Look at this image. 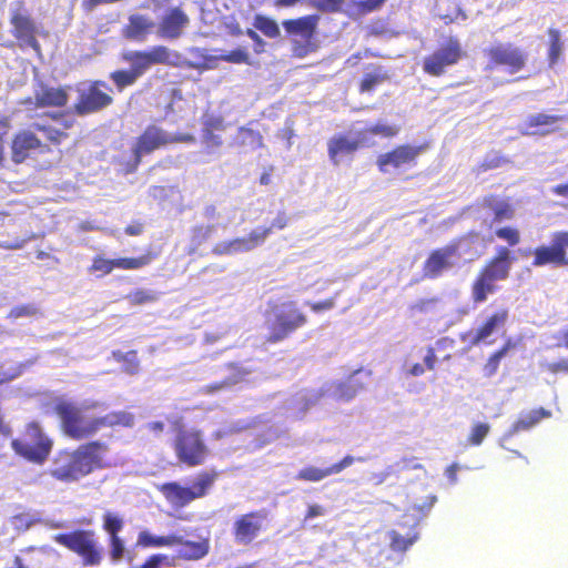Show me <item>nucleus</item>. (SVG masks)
<instances>
[{"instance_id": "4468645a", "label": "nucleus", "mask_w": 568, "mask_h": 568, "mask_svg": "<svg viewBox=\"0 0 568 568\" xmlns=\"http://www.w3.org/2000/svg\"><path fill=\"white\" fill-rule=\"evenodd\" d=\"M307 318L293 302L287 303L275 314L274 320L268 323V334L265 337L266 343L276 344L286 339L297 328L304 326Z\"/></svg>"}, {"instance_id": "ea45409f", "label": "nucleus", "mask_w": 568, "mask_h": 568, "mask_svg": "<svg viewBox=\"0 0 568 568\" xmlns=\"http://www.w3.org/2000/svg\"><path fill=\"white\" fill-rule=\"evenodd\" d=\"M221 60L233 64H252L251 58L246 49L236 48L229 52L222 53L219 57H205V68H212V62Z\"/></svg>"}, {"instance_id": "f257e3e1", "label": "nucleus", "mask_w": 568, "mask_h": 568, "mask_svg": "<svg viewBox=\"0 0 568 568\" xmlns=\"http://www.w3.org/2000/svg\"><path fill=\"white\" fill-rule=\"evenodd\" d=\"M108 450V444L100 440L82 444L73 450H60L53 459L49 474L62 483L78 481L97 469L110 466L104 458Z\"/></svg>"}, {"instance_id": "20e7f679", "label": "nucleus", "mask_w": 568, "mask_h": 568, "mask_svg": "<svg viewBox=\"0 0 568 568\" xmlns=\"http://www.w3.org/2000/svg\"><path fill=\"white\" fill-rule=\"evenodd\" d=\"M99 403L89 406H79L73 402L58 399L53 412L60 419V426L64 435L73 440H82L92 437L99 432L98 417H89L87 408H97Z\"/></svg>"}, {"instance_id": "aec40b11", "label": "nucleus", "mask_w": 568, "mask_h": 568, "mask_svg": "<svg viewBox=\"0 0 568 568\" xmlns=\"http://www.w3.org/2000/svg\"><path fill=\"white\" fill-rule=\"evenodd\" d=\"M156 258V253L146 252L140 256L134 257H118V258H105L101 255H97L92 260V264L89 267L91 273L99 272L101 275H108L113 270H140L148 266L153 260Z\"/></svg>"}, {"instance_id": "6e6d98bb", "label": "nucleus", "mask_w": 568, "mask_h": 568, "mask_svg": "<svg viewBox=\"0 0 568 568\" xmlns=\"http://www.w3.org/2000/svg\"><path fill=\"white\" fill-rule=\"evenodd\" d=\"M386 0H357L353 1V6L359 14H367L378 10L384 6Z\"/></svg>"}, {"instance_id": "f704fd0d", "label": "nucleus", "mask_w": 568, "mask_h": 568, "mask_svg": "<svg viewBox=\"0 0 568 568\" xmlns=\"http://www.w3.org/2000/svg\"><path fill=\"white\" fill-rule=\"evenodd\" d=\"M359 148V142L354 139H349L344 134H337L333 136L327 144V152L331 161L334 164H338V158L347 154H352Z\"/></svg>"}, {"instance_id": "c756f323", "label": "nucleus", "mask_w": 568, "mask_h": 568, "mask_svg": "<svg viewBox=\"0 0 568 568\" xmlns=\"http://www.w3.org/2000/svg\"><path fill=\"white\" fill-rule=\"evenodd\" d=\"M175 539L180 542H174L173 546H180L176 558L185 561H196L210 552V539L201 537L199 540H186L182 536L175 535Z\"/></svg>"}, {"instance_id": "49530a36", "label": "nucleus", "mask_w": 568, "mask_h": 568, "mask_svg": "<svg viewBox=\"0 0 568 568\" xmlns=\"http://www.w3.org/2000/svg\"><path fill=\"white\" fill-rule=\"evenodd\" d=\"M125 300L131 306H141L156 302L159 300V293L151 290L138 288L128 293Z\"/></svg>"}, {"instance_id": "393cba45", "label": "nucleus", "mask_w": 568, "mask_h": 568, "mask_svg": "<svg viewBox=\"0 0 568 568\" xmlns=\"http://www.w3.org/2000/svg\"><path fill=\"white\" fill-rule=\"evenodd\" d=\"M365 462L364 457H353L351 455H346L337 463L331 465L326 468H318L315 466H306L297 471L295 475V479L302 481L317 483L323 480L324 478L342 473L345 468L352 466L355 462Z\"/></svg>"}, {"instance_id": "052dcab7", "label": "nucleus", "mask_w": 568, "mask_h": 568, "mask_svg": "<svg viewBox=\"0 0 568 568\" xmlns=\"http://www.w3.org/2000/svg\"><path fill=\"white\" fill-rule=\"evenodd\" d=\"M436 501H437L436 495L430 494V495L426 496L422 503L414 504L412 506V510L422 516H425L433 508V506L435 505Z\"/></svg>"}, {"instance_id": "0e129e2a", "label": "nucleus", "mask_w": 568, "mask_h": 568, "mask_svg": "<svg viewBox=\"0 0 568 568\" xmlns=\"http://www.w3.org/2000/svg\"><path fill=\"white\" fill-rule=\"evenodd\" d=\"M245 34L253 41L254 43V52L256 54H261L265 51L266 42L260 37V34L253 29H246Z\"/></svg>"}, {"instance_id": "412c9836", "label": "nucleus", "mask_w": 568, "mask_h": 568, "mask_svg": "<svg viewBox=\"0 0 568 568\" xmlns=\"http://www.w3.org/2000/svg\"><path fill=\"white\" fill-rule=\"evenodd\" d=\"M69 102V93L63 87H51L40 83L33 91L32 98H27L23 101L26 105H32V109H47V108H64Z\"/></svg>"}, {"instance_id": "cd10ccee", "label": "nucleus", "mask_w": 568, "mask_h": 568, "mask_svg": "<svg viewBox=\"0 0 568 568\" xmlns=\"http://www.w3.org/2000/svg\"><path fill=\"white\" fill-rule=\"evenodd\" d=\"M509 317V312L507 308H498L490 315H488L481 324L476 328L474 336L471 338L473 345H478L485 342L489 336H491L495 332L505 327Z\"/></svg>"}, {"instance_id": "864d4df0", "label": "nucleus", "mask_w": 568, "mask_h": 568, "mask_svg": "<svg viewBox=\"0 0 568 568\" xmlns=\"http://www.w3.org/2000/svg\"><path fill=\"white\" fill-rule=\"evenodd\" d=\"M495 235L505 241L509 246H516L520 243L521 236L517 227L504 226L495 231Z\"/></svg>"}, {"instance_id": "9b49d317", "label": "nucleus", "mask_w": 568, "mask_h": 568, "mask_svg": "<svg viewBox=\"0 0 568 568\" xmlns=\"http://www.w3.org/2000/svg\"><path fill=\"white\" fill-rule=\"evenodd\" d=\"M465 55L458 38L449 37L436 50L423 59V72L429 77L439 78L446 70L457 64Z\"/></svg>"}, {"instance_id": "b1692460", "label": "nucleus", "mask_w": 568, "mask_h": 568, "mask_svg": "<svg viewBox=\"0 0 568 568\" xmlns=\"http://www.w3.org/2000/svg\"><path fill=\"white\" fill-rule=\"evenodd\" d=\"M190 23L187 14L180 7L169 9L156 27V33L162 39H178Z\"/></svg>"}, {"instance_id": "e2e57ef3", "label": "nucleus", "mask_w": 568, "mask_h": 568, "mask_svg": "<svg viewBox=\"0 0 568 568\" xmlns=\"http://www.w3.org/2000/svg\"><path fill=\"white\" fill-rule=\"evenodd\" d=\"M504 163L505 160L501 156L487 158L476 166V172L484 173L486 171L497 169Z\"/></svg>"}, {"instance_id": "3c124183", "label": "nucleus", "mask_w": 568, "mask_h": 568, "mask_svg": "<svg viewBox=\"0 0 568 568\" xmlns=\"http://www.w3.org/2000/svg\"><path fill=\"white\" fill-rule=\"evenodd\" d=\"M175 558L165 554H153L149 556L140 568H163L174 567Z\"/></svg>"}, {"instance_id": "5fc2aeb1", "label": "nucleus", "mask_w": 568, "mask_h": 568, "mask_svg": "<svg viewBox=\"0 0 568 568\" xmlns=\"http://www.w3.org/2000/svg\"><path fill=\"white\" fill-rule=\"evenodd\" d=\"M365 132L371 135H381L383 138H393L398 134L399 128L397 125L376 123L365 129Z\"/></svg>"}, {"instance_id": "f3484780", "label": "nucleus", "mask_w": 568, "mask_h": 568, "mask_svg": "<svg viewBox=\"0 0 568 568\" xmlns=\"http://www.w3.org/2000/svg\"><path fill=\"white\" fill-rule=\"evenodd\" d=\"M11 33L17 39L21 48L29 47L40 51V43L37 40V26L34 20L28 13L24 2L19 0L16 8L10 13Z\"/></svg>"}, {"instance_id": "5701e85b", "label": "nucleus", "mask_w": 568, "mask_h": 568, "mask_svg": "<svg viewBox=\"0 0 568 568\" xmlns=\"http://www.w3.org/2000/svg\"><path fill=\"white\" fill-rule=\"evenodd\" d=\"M123 526L124 521L120 516L109 511L103 515L102 528L108 534L109 557L112 562L121 561L125 554L124 540L120 536Z\"/></svg>"}, {"instance_id": "bf43d9fd", "label": "nucleus", "mask_w": 568, "mask_h": 568, "mask_svg": "<svg viewBox=\"0 0 568 568\" xmlns=\"http://www.w3.org/2000/svg\"><path fill=\"white\" fill-rule=\"evenodd\" d=\"M503 359L501 356H499L496 352L490 354V356L487 358L486 363L483 366V374L485 377H493L498 368L500 361Z\"/></svg>"}, {"instance_id": "9d476101", "label": "nucleus", "mask_w": 568, "mask_h": 568, "mask_svg": "<svg viewBox=\"0 0 568 568\" xmlns=\"http://www.w3.org/2000/svg\"><path fill=\"white\" fill-rule=\"evenodd\" d=\"M113 102L112 88L102 80H93L87 87L78 90L72 112L78 116H85L103 111Z\"/></svg>"}, {"instance_id": "39448f33", "label": "nucleus", "mask_w": 568, "mask_h": 568, "mask_svg": "<svg viewBox=\"0 0 568 568\" xmlns=\"http://www.w3.org/2000/svg\"><path fill=\"white\" fill-rule=\"evenodd\" d=\"M11 448L24 460L43 465L52 452L53 440L42 430L39 423L30 422L20 436L12 439Z\"/></svg>"}, {"instance_id": "c03bdc74", "label": "nucleus", "mask_w": 568, "mask_h": 568, "mask_svg": "<svg viewBox=\"0 0 568 568\" xmlns=\"http://www.w3.org/2000/svg\"><path fill=\"white\" fill-rule=\"evenodd\" d=\"M253 26L270 39H276L281 36L277 22L270 17L256 14L254 17Z\"/></svg>"}, {"instance_id": "774afa93", "label": "nucleus", "mask_w": 568, "mask_h": 568, "mask_svg": "<svg viewBox=\"0 0 568 568\" xmlns=\"http://www.w3.org/2000/svg\"><path fill=\"white\" fill-rule=\"evenodd\" d=\"M144 225L142 222L135 221L124 229V233L129 236H138L143 233Z\"/></svg>"}, {"instance_id": "bb28decb", "label": "nucleus", "mask_w": 568, "mask_h": 568, "mask_svg": "<svg viewBox=\"0 0 568 568\" xmlns=\"http://www.w3.org/2000/svg\"><path fill=\"white\" fill-rule=\"evenodd\" d=\"M227 128L224 118L220 114H206L202 121V143L210 152L223 146V136Z\"/></svg>"}, {"instance_id": "e433bc0d", "label": "nucleus", "mask_w": 568, "mask_h": 568, "mask_svg": "<svg viewBox=\"0 0 568 568\" xmlns=\"http://www.w3.org/2000/svg\"><path fill=\"white\" fill-rule=\"evenodd\" d=\"M174 542H180L175 539V534L155 536L148 530L140 531L136 539V545L142 548L173 547Z\"/></svg>"}, {"instance_id": "2eb2a0df", "label": "nucleus", "mask_w": 568, "mask_h": 568, "mask_svg": "<svg viewBox=\"0 0 568 568\" xmlns=\"http://www.w3.org/2000/svg\"><path fill=\"white\" fill-rule=\"evenodd\" d=\"M532 266H568V231L551 234L549 245H539L532 251Z\"/></svg>"}, {"instance_id": "a878e982", "label": "nucleus", "mask_w": 568, "mask_h": 568, "mask_svg": "<svg viewBox=\"0 0 568 568\" xmlns=\"http://www.w3.org/2000/svg\"><path fill=\"white\" fill-rule=\"evenodd\" d=\"M552 339L555 341V344L554 346L546 347V353L558 347L568 348V326L554 334ZM539 367L541 371L550 374H568V357L555 361L552 355L545 354L539 359Z\"/></svg>"}, {"instance_id": "a19ab883", "label": "nucleus", "mask_w": 568, "mask_h": 568, "mask_svg": "<svg viewBox=\"0 0 568 568\" xmlns=\"http://www.w3.org/2000/svg\"><path fill=\"white\" fill-rule=\"evenodd\" d=\"M548 34V52H547V60L549 67H554L560 59L562 50H564V43L561 41V33L560 30L556 28H549L547 30Z\"/></svg>"}, {"instance_id": "de8ad7c7", "label": "nucleus", "mask_w": 568, "mask_h": 568, "mask_svg": "<svg viewBox=\"0 0 568 568\" xmlns=\"http://www.w3.org/2000/svg\"><path fill=\"white\" fill-rule=\"evenodd\" d=\"M109 78L114 83L118 91H122L128 87L133 85L139 79L136 74L131 70H115L110 73Z\"/></svg>"}, {"instance_id": "72a5a7b5", "label": "nucleus", "mask_w": 568, "mask_h": 568, "mask_svg": "<svg viewBox=\"0 0 568 568\" xmlns=\"http://www.w3.org/2000/svg\"><path fill=\"white\" fill-rule=\"evenodd\" d=\"M481 206L493 214L494 223L509 221L515 216L514 205L509 201L499 199L495 194L484 196L481 200Z\"/></svg>"}, {"instance_id": "79ce46f5", "label": "nucleus", "mask_w": 568, "mask_h": 568, "mask_svg": "<svg viewBox=\"0 0 568 568\" xmlns=\"http://www.w3.org/2000/svg\"><path fill=\"white\" fill-rule=\"evenodd\" d=\"M112 357L115 362L122 364V371L124 373L129 375H136L140 372V361L136 351H113Z\"/></svg>"}, {"instance_id": "423d86ee", "label": "nucleus", "mask_w": 568, "mask_h": 568, "mask_svg": "<svg viewBox=\"0 0 568 568\" xmlns=\"http://www.w3.org/2000/svg\"><path fill=\"white\" fill-rule=\"evenodd\" d=\"M172 448L176 460L190 468L205 464L211 454L203 432L194 427L179 428L173 437Z\"/></svg>"}, {"instance_id": "a211bd4d", "label": "nucleus", "mask_w": 568, "mask_h": 568, "mask_svg": "<svg viewBox=\"0 0 568 568\" xmlns=\"http://www.w3.org/2000/svg\"><path fill=\"white\" fill-rule=\"evenodd\" d=\"M425 150L424 145L399 144L392 150L377 156L376 165L381 173H388L392 170L415 166L417 158Z\"/></svg>"}, {"instance_id": "7c9ffc66", "label": "nucleus", "mask_w": 568, "mask_h": 568, "mask_svg": "<svg viewBox=\"0 0 568 568\" xmlns=\"http://www.w3.org/2000/svg\"><path fill=\"white\" fill-rule=\"evenodd\" d=\"M255 122L256 121H250L246 125L240 126L231 141V145L245 151H254L264 148L262 133L253 129Z\"/></svg>"}, {"instance_id": "8fccbe9b", "label": "nucleus", "mask_w": 568, "mask_h": 568, "mask_svg": "<svg viewBox=\"0 0 568 568\" xmlns=\"http://www.w3.org/2000/svg\"><path fill=\"white\" fill-rule=\"evenodd\" d=\"M490 432V425L487 423L477 422L473 425L469 435L467 436V445L479 446Z\"/></svg>"}, {"instance_id": "1a4fd4ad", "label": "nucleus", "mask_w": 568, "mask_h": 568, "mask_svg": "<svg viewBox=\"0 0 568 568\" xmlns=\"http://www.w3.org/2000/svg\"><path fill=\"white\" fill-rule=\"evenodd\" d=\"M54 541L81 558L85 567L101 565L103 548L93 529H75L70 532L58 534Z\"/></svg>"}, {"instance_id": "338daca9", "label": "nucleus", "mask_w": 568, "mask_h": 568, "mask_svg": "<svg viewBox=\"0 0 568 568\" xmlns=\"http://www.w3.org/2000/svg\"><path fill=\"white\" fill-rule=\"evenodd\" d=\"M308 305H310L311 310L316 313L322 312V311H327L335 306V298L329 297L324 301L308 303Z\"/></svg>"}, {"instance_id": "6e6552de", "label": "nucleus", "mask_w": 568, "mask_h": 568, "mask_svg": "<svg viewBox=\"0 0 568 568\" xmlns=\"http://www.w3.org/2000/svg\"><path fill=\"white\" fill-rule=\"evenodd\" d=\"M321 17L316 13L286 19L282 22L292 44L294 57L304 58L317 49L316 36Z\"/></svg>"}, {"instance_id": "ddd939ff", "label": "nucleus", "mask_w": 568, "mask_h": 568, "mask_svg": "<svg viewBox=\"0 0 568 568\" xmlns=\"http://www.w3.org/2000/svg\"><path fill=\"white\" fill-rule=\"evenodd\" d=\"M463 239H455L448 244L429 252L423 263V276L429 280L440 277L445 272L452 270L460 260V245Z\"/></svg>"}, {"instance_id": "13d9d810", "label": "nucleus", "mask_w": 568, "mask_h": 568, "mask_svg": "<svg viewBox=\"0 0 568 568\" xmlns=\"http://www.w3.org/2000/svg\"><path fill=\"white\" fill-rule=\"evenodd\" d=\"M413 542V538H405L397 531L390 532V548L395 551H405Z\"/></svg>"}, {"instance_id": "0eeeda50", "label": "nucleus", "mask_w": 568, "mask_h": 568, "mask_svg": "<svg viewBox=\"0 0 568 568\" xmlns=\"http://www.w3.org/2000/svg\"><path fill=\"white\" fill-rule=\"evenodd\" d=\"M122 58L125 62L130 63V69L138 78L142 77L155 64H164L174 68H197L195 63L186 61L180 52L173 51L165 45H154L150 50L129 51L125 52Z\"/></svg>"}, {"instance_id": "c85d7f7f", "label": "nucleus", "mask_w": 568, "mask_h": 568, "mask_svg": "<svg viewBox=\"0 0 568 568\" xmlns=\"http://www.w3.org/2000/svg\"><path fill=\"white\" fill-rule=\"evenodd\" d=\"M390 80L389 71L382 64L369 63L357 83L361 94L374 92L379 85Z\"/></svg>"}, {"instance_id": "c9c22d12", "label": "nucleus", "mask_w": 568, "mask_h": 568, "mask_svg": "<svg viewBox=\"0 0 568 568\" xmlns=\"http://www.w3.org/2000/svg\"><path fill=\"white\" fill-rule=\"evenodd\" d=\"M551 413L542 407L532 409L520 417L511 425L510 434L528 430L537 425L541 419L550 417Z\"/></svg>"}, {"instance_id": "680f3d73", "label": "nucleus", "mask_w": 568, "mask_h": 568, "mask_svg": "<svg viewBox=\"0 0 568 568\" xmlns=\"http://www.w3.org/2000/svg\"><path fill=\"white\" fill-rule=\"evenodd\" d=\"M38 314L39 308L34 304L18 305L11 311V316L13 317H31Z\"/></svg>"}, {"instance_id": "6ab92c4d", "label": "nucleus", "mask_w": 568, "mask_h": 568, "mask_svg": "<svg viewBox=\"0 0 568 568\" xmlns=\"http://www.w3.org/2000/svg\"><path fill=\"white\" fill-rule=\"evenodd\" d=\"M265 510H253L235 518L232 535L237 545L248 546L264 531Z\"/></svg>"}, {"instance_id": "58836bf2", "label": "nucleus", "mask_w": 568, "mask_h": 568, "mask_svg": "<svg viewBox=\"0 0 568 568\" xmlns=\"http://www.w3.org/2000/svg\"><path fill=\"white\" fill-rule=\"evenodd\" d=\"M359 372L361 371H356L348 379L336 385L334 395L338 400L348 402L353 399L359 390L365 388V383H359L354 378Z\"/></svg>"}, {"instance_id": "7ed1b4c3", "label": "nucleus", "mask_w": 568, "mask_h": 568, "mask_svg": "<svg viewBox=\"0 0 568 568\" xmlns=\"http://www.w3.org/2000/svg\"><path fill=\"white\" fill-rule=\"evenodd\" d=\"M217 477L219 474L215 470H201L194 476L191 485L184 486L179 481H168L159 485L158 490L169 505L174 509H181L194 500L206 497Z\"/></svg>"}, {"instance_id": "f03ea898", "label": "nucleus", "mask_w": 568, "mask_h": 568, "mask_svg": "<svg viewBox=\"0 0 568 568\" xmlns=\"http://www.w3.org/2000/svg\"><path fill=\"white\" fill-rule=\"evenodd\" d=\"M514 261L515 256L508 247H497L495 255L485 262L470 284V296L474 304H483L489 295L497 293L498 282L509 277Z\"/></svg>"}, {"instance_id": "473e14b6", "label": "nucleus", "mask_w": 568, "mask_h": 568, "mask_svg": "<svg viewBox=\"0 0 568 568\" xmlns=\"http://www.w3.org/2000/svg\"><path fill=\"white\" fill-rule=\"evenodd\" d=\"M154 27L155 23L148 16L131 14L128 24L123 29V34L130 40L144 41Z\"/></svg>"}, {"instance_id": "4c0bfd02", "label": "nucleus", "mask_w": 568, "mask_h": 568, "mask_svg": "<svg viewBox=\"0 0 568 568\" xmlns=\"http://www.w3.org/2000/svg\"><path fill=\"white\" fill-rule=\"evenodd\" d=\"M99 430L105 427H132L134 424L133 414L125 410L110 412L98 417Z\"/></svg>"}, {"instance_id": "603ef678", "label": "nucleus", "mask_w": 568, "mask_h": 568, "mask_svg": "<svg viewBox=\"0 0 568 568\" xmlns=\"http://www.w3.org/2000/svg\"><path fill=\"white\" fill-rule=\"evenodd\" d=\"M272 233V227H260L256 230H253L248 233L247 236H244L246 247L248 251H252L253 248L260 246L264 243L266 237Z\"/></svg>"}, {"instance_id": "dca6fc26", "label": "nucleus", "mask_w": 568, "mask_h": 568, "mask_svg": "<svg viewBox=\"0 0 568 568\" xmlns=\"http://www.w3.org/2000/svg\"><path fill=\"white\" fill-rule=\"evenodd\" d=\"M193 141L194 138L191 134L172 136L161 128L149 125L136 139V143L133 148L135 163H140L142 155L149 154L168 144Z\"/></svg>"}, {"instance_id": "69168bd1", "label": "nucleus", "mask_w": 568, "mask_h": 568, "mask_svg": "<svg viewBox=\"0 0 568 568\" xmlns=\"http://www.w3.org/2000/svg\"><path fill=\"white\" fill-rule=\"evenodd\" d=\"M437 298L436 297H433V298H423V300H419L417 301L416 303L412 304L409 306V310L412 312H416V313H425L428 311V308L436 304L437 303Z\"/></svg>"}, {"instance_id": "37998d69", "label": "nucleus", "mask_w": 568, "mask_h": 568, "mask_svg": "<svg viewBox=\"0 0 568 568\" xmlns=\"http://www.w3.org/2000/svg\"><path fill=\"white\" fill-rule=\"evenodd\" d=\"M31 129L34 132H40L44 135L45 140L52 145H60L63 141H65L69 134L60 129H57L50 124L44 123L43 121L34 122L31 125Z\"/></svg>"}, {"instance_id": "a18cd8bd", "label": "nucleus", "mask_w": 568, "mask_h": 568, "mask_svg": "<svg viewBox=\"0 0 568 568\" xmlns=\"http://www.w3.org/2000/svg\"><path fill=\"white\" fill-rule=\"evenodd\" d=\"M244 247H246L244 237H236L230 241L217 243L213 247L212 252L215 255H232L235 253L248 252V248Z\"/></svg>"}, {"instance_id": "09e8293b", "label": "nucleus", "mask_w": 568, "mask_h": 568, "mask_svg": "<svg viewBox=\"0 0 568 568\" xmlns=\"http://www.w3.org/2000/svg\"><path fill=\"white\" fill-rule=\"evenodd\" d=\"M345 0H308V6L323 13L342 12Z\"/></svg>"}, {"instance_id": "2f4dec72", "label": "nucleus", "mask_w": 568, "mask_h": 568, "mask_svg": "<svg viewBox=\"0 0 568 568\" xmlns=\"http://www.w3.org/2000/svg\"><path fill=\"white\" fill-rule=\"evenodd\" d=\"M564 120V115L536 113L526 119L525 125L531 134L547 135L556 132Z\"/></svg>"}, {"instance_id": "f8f14e48", "label": "nucleus", "mask_w": 568, "mask_h": 568, "mask_svg": "<svg viewBox=\"0 0 568 568\" xmlns=\"http://www.w3.org/2000/svg\"><path fill=\"white\" fill-rule=\"evenodd\" d=\"M484 54L487 58V70L504 68L510 74L524 70L528 60V54L510 42L496 43L485 49Z\"/></svg>"}, {"instance_id": "4be33fe9", "label": "nucleus", "mask_w": 568, "mask_h": 568, "mask_svg": "<svg viewBox=\"0 0 568 568\" xmlns=\"http://www.w3.org/2000/svg\"><path fill=\"white\" fill-rule=\"evenodd\" d=\"M45 144L32 129L18 131L11 139V161L14 164L23 163L33 151L43 150Z\"/></svg>"}, {"instance_id": "4d7b16f0", "label": "nucleus", "mask_w": 568, "mask_h": 568, "mask_svg": "<svg viewBox=\"0 0 568 568\" xmlns=\"http://www.w3.org/2000/svg\"><path fill=\"white\" fill-rule=\"evenodd\" d=\"M213 232L212 225H199L195 226L192 231V242L199 246L202 243L206 242Z\"/></svg>"}]
</instances>
